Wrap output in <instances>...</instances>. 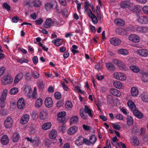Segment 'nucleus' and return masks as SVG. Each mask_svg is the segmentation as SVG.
<instances>
[{
	"label": "nucleus",
	"mask_w": 148,
	"mask_h": 148,
	"mask_svg": "<svg viewBox=\"0 0 148 148\" xmlns=\"http://www.w3.org/2000/svg\"><path fill=\"white\" fill-rule=\"evenodd\" d=\"M12 121L10 117H8L6 119L4 122L5 126L7 128H9L12 125Z\"/></svg>",
	"instance_id": "nucleus-13"
},
{
	"label": "nucleus",
	"mask_w": 148,
	"mask_h": 148,
	"mask_svg": "<svg viewBox=\"0 0 148 148\" xmlns=\"http://www.w3.org/2000/svg\"><path fill=\"white\" fill-rule=\"evenodd\" d=\"M40 143L39 138L38 137H36L34 139H33L32 144L34 145H38Z\"/></svg>",
	"instance_id": "nucleus-40"
},
{
	"label": "nucleus",
	"mask_w": 148,
	"mask_h": 148,
	"mask_svg": "<svg viewBox=\"0 0 148 148\" xmlns=\"http://www.w3.org/2000/svg\"><path fill=\"white\" fill-rule=\"evenodd\" d=\"M29 118V114H24L20 119V123L22 125H25L28 122Z\"/></svg>",
	"instance_id": "nucleus-5"
},
{
	"label": "nucleus",
	"mask_w": 148,
	"mask_h": 148,
	"mask_svg": "<svg viewBox=\"0 0 148 148\" xmlns=\"http://www.w3.org/2000/svg\"><path fill=\"white\" fill-rule=\"evenodd\" d=\"M25 105V102L23 98H21L18 100L17 107L19 109H23Z\"/></svg>",
	"instance_id": "nucleus-7"
},
{
	"label": "nucleus",
	"mask_w": 148,
	"mask_h": 148,
	"mask_svg": "<svg viewBox=\"0 0 148 148\" xmlns=\"http://www.w3.org/2000/svg\"><path fill=\"white\" fill-rule=\"evenodd\" d=\"M113 76L115 79L122 81L125 80L126 79V76L124 74L119 72L114 73Z\"/></svg>",
	"instance_id": "nucleus-2"
},
{
	"label": "nucleus",
	"mask_w": 148,
	"mask_h": 148,
	"mask_svg": "<svg viewBox=\"0 0 148 148\" xmlns=\"http://www.w3.org/2000/svg\"><path fill=\"white\" fill-rule=\"evenodd\" d=\"M127 104L132 111L136 109V106L132 101L131 100L127 102Z\"/></svg>",
	"instance_id": "nucleus-29"
},
{
	"label": "nucleus",
	"mask_w": 148,
	"mask_h": 148,
	"mask_svg": "<svg viewBox=\"0 0 148 148\" xmlns=\"http://www.w3.org/2000/svg\"><path fill=\"white\" fill-rule=\"evenodd\" d=\"M86 113H88L90 117H92V114L91 112V110L89 108V107L87 105L84 106V110L83 111Z\"/></svg>",
	"instance_id": "nucleus-27"
},
{
	"label": "nucleus",
	"mask_w": 148,
	"mask_h": 148,
	"mask_svg": "<svg viewBox=\"0 0 148 148\" xmlns=\"http://www.w3.org/2000/svg\"><path fill=\"white\" fill-rule=\"evenodd\" d=\"M114 23L117 26H123L125 24V21L121 19L117 18L114 20Z\"/></svg>",
	"instance_id": "nucleus-17"
},
{
	"label": "nucleus",
	"mask_w": 148,
	"mask_h": 148,
	"mask_svg": "<svg viewBox=\"0 0 148 148\" xmlns=\"http://www.w3.org/2000/svg\"><path fill=\"white\" fill-rule=\"evenodd\" d=\"M126 119L127 123L128 125L130 126L133 124V119L131 116L128 117Z\"/></svg>",
	"instance_id": "nucleus-45"
},
{
	"label": "nucleus",
	"mask_w": 148,
	"mask_h": 148,
	"mask_svg": "<svg viewBox=\"0 0 148 148\" xmlns=\"http://www.w3.org/2000/svg\"><path fill=\"white\" fill-rule=\"evenodd\" d=\"M136 31L140 33H145L147 31L148 28L147 27L139 26L136 28Z\"/></svg>",
	"instance_id": "nucleus-21"
},
{
	"label": "nucleus",
	"mask_w": 148,
	"mask_h": 148,
	"mask_svg": "<svg viewBox=\"0 0 148 148\" xmlns=\"http://www.w3.org/2000/svg\"><path fill=\"white\" fill-rule=\"evenodd\" d=\"M20 137V134L18 132H16L14 133L12 136V140L13 142H17Z\"/></svg>",
	"instance_id": "nucleus-26"
},
{
	"label": "nucleus",
	"mask_w": 148,
	"mask_h": 148,
	"mask_svg": "<svg viewBox=\"0 0 148 148\" xmlns=\"http://www.w3.org/2000/svg\"><path fill=\"white\" fill-rule=\"evenodd\" d=\"M142 79L144 82H148V73H144L142 75Z\"/></svg>",
	"instance_id": "nucleus-43"
},
{
	"label": "nucleus",
	"mask_w": 148,
	"mask_h": 148,
	"mask_svg": "<svg viewBox=\"0 0 148 148\" xmlns=\"http://www.w3.org/2000/svg\"><path fill=\"white\" fill-rule=\"evenodd\" d=\"M54 95L55 98L57 99H59L61 97V93L58 92H56L54 94Z\"/></svg>",
	"instance_id": "nucleus-57"
},
{
	"label": "nucleus",
	"mask_w": 148,
	"mask_h": 148,
	"mask_svg": "<svg viewBox=\"0 0 148 148\" xmlns=\"http://www.w3.org/2000/svg\"><path fill=\"white\" fill-rule=\"evenodd\" d=\"M132 112H133L134 115L137 118L141 119L143 117V115L142 113L136 109L132 111Z\"/></svg>",
	"instance_id": "nucleus-19"
},
{
	"label": "nucleus",
	"mask_w": 148,
	"mask_h": 148,
	"mask_svg": "<svg viewBox=\"0 0 148 148\" xmlns=\"http://www.w3.org/2000/svg\"><path fill=\"white\" fill-rule=\"evenodd\" d=\"M73 105L71 102L70 101H67L65 103V107L68 110H70L71 109Z\"/></svg>",
	"instance_id": "nucleus-46"
},
{
	"label": "nucleus",
	"mask_w": 148,
	"mask_h": 148,
	"mask_svg": "<svg viewBox=\"0 0 148 148\" xmlns=\"http://www.w3.org/2000/svg\"><path fill=\"white\" fill-rule=\"evenodd\" d=\"M17 61L19 63L22 64L23 63H27L29 62V60L27 59H25L24 58H21L18 59Z\"/></svg>",
	"instance_id": "nucleus-48"
},
{
	"label": "nucleus",
	"mask_w": 148,
	"mask_h": 148,
	"mask_svg": "<svg viewBox=\"0 0 148 148\" xmlns=\"http://www.w3.org/2000/svg\"><path fill=\"white\" fill-rule=\"evenodd\" d=\"M57 132L55 130H52L49 134V137L52 139H54L56 137Z\"/></svg>",
	"instance_id": "nucleus-28"
},
{
	"label": "nucleus",
	"mask_w": 148,
	"mask_h": 148,
	"mask_svg": "<svg viewBox=\"0 0 148 148\" xmlns=\"http://www.w3.org/2000/svg\"><path fill=\"white\" fill-rule=\"evenodd\" d=\"M18 92V89L17 88L14 87L10 90V92L11 95H15Z\"/></svg>",
	"instance_id": "nucleus-47"
},
{
	"label": "nucleus",
	"mask_w": 148,
	"mask_h": 148,
	"mask_svg": "<svg viewBox=\"0 0 148 148\" xmlns=\"http://www.w3.org/2000/svg\"><path fill=\"white\" fill-rule=\"evenodd\" d=\"M7 93V90L6 89H5L3 92L1 97L0 101L1 102L5 101L6 98Z\"/></svg>",
	"instance_id": "nucleus-32"
},
{
	"label": "nucleus",
	"mask_w": 148,
	"mask_h": 148,
	"mask_svg": "<svg viewBox=\"0 0 148 148\" xmlns=\"http://www.w3.org/2000/svg\"><path fill=\"white\" fill-rule=\"evenodd\" d=\"M131 3L130 1L127 0L121 1L120 3L121 8L125 9L129 8L131 5Z\"/></svg>",
	"instance_id": "nucleus-10"
},
{
	"label": "nucleus",
	"mask_w": 148,
	"mask_h": 148,
	"mask_svg": "<svg viewBox=\"0 0 148 148\" xmlns=\"http://www.w3.org/2000/svg\"><path fill=\"white\" fill-rule=\"evenodd\" d=\"M78 129L76 126H73L70 128L68 131V133L69 135H72L75 134Z\"/></svg>",
	"instance_id": "nucleus-24"
},
{
	"label": "nucleus",
	"mask_w": 148,
	"mask_h": 148,
	"mask_svg": "<svg viewBox=\"0 0 148 148\" xmlns=\"http://www.w3.org/2000/svg\"><path fill=\"white\" fill-rule=\"evenodd\" d=\"M129 39L130 41L135 43L138 42L140 40V37L135 34L130 35L129 37Z\"/></svg>",
	"instance_id": "nucleus-9"
},
{
	"label": "nucleus",
	"mask_w": 148,
	"mask_h": 148,
	"mask_svg": "<svg viewBox=\"0 0 148 148\" xmlns=\"http://www.w3.org/2000/svg\"><path fill=\"white\" fill-rule=\"evenodd\" d=\"M114 86L116 88L120 89L122 88V83L119 81H116L113 83Z\"/></svg>",
	"instance_id": "nucleus-33"
},
{
	"label": "nucleus",
	"mask_w": 148,
	"mask_h": 148,
	"mask_svg": "<svg viewBox=\"0 0 148 148\" xmlns=\"http://www.w3.org/2000/svg\"><path fill=\"white\" fill-rule=\"evenodd\" d=\"M33 62L35 64H36L38 63V59L37 56H34L32 58Z\"/></svg>",
	"instance_id": "nucleus-62"
},
{
	"label": "nucleus",
	"mask_w": 148,
	"mask_h": 148,
	"mask_svg": "<svg viewBox=\"0 0 148 148\" xmlns=\"http://www.w3.org/2000/svg\"><path fill=\"white\" fill-rule=\"evenodd\" d=\"M9 142V138L6 135H4L2 136L1 139V142L2 145H6Z\"/></svg>",
	"instance_id": "nucleus-18"
},
{
	"label": "nucleus",
	"mask_w": 148,
	"mask_h": 148,
	"mask_svg": "<svg viewBox=\"0 0 148 148\" xmlns=\"http://www.w3.org/2000/svg\"><path fill=\"white\" fill-rule=\"evenodd\" d=\"M53 4L51 3H47L45 5V9L47 11H48L51 9L53 8Z\"/></svg>",
	"instance_id": "nucleus-36"
},
{
	"label": "nucleus",
	"mask_w": 148,
	"mask_h": 148,
	"mask_svg": "<svg viewBox=\"0 0 148 148\" xmlns=\"http://www.w3.org/2000/svg\"><path fill=\"white\" fill-rule=\"evenodd\" d=\"M132 142L134 143V145L136 146L138 145L139 142L138 140V138L136 136H134L132 137Z\"/></svg>",
	"instance_id": "nucleus-41"
},
{
	"label": "nucleus",
	"mask_w": 148,
	"mask_h": 148,
	"mask_svg": "<svg viewBox=\"0 0 148 148\" xmlns=\"http://www.w3.org/2000/svg\"><path fill=\"white\" fill-rule=\"evenodd\" d=\"M51 125V123H45L42 125V129L45 130H48L50 128Z\"/></svg>",
	"instance_id": "nucleus-31"
},
{
	"label": "nucleus",
	"mask_w": 148,
	"mask_h": 148,
	"mask_svg": "<svg viewBox=\"0 0 148 148\" xmlns=\"http://www.w3.org/2000/svg\"><path fill=\"white\" fill-rule=\"evenodd\" d=\"M136 52L141 57H147L148 56V50L147 49H138Z\"/></svg>",
	"instance_id": "nucleus-6"
},
{
	"label": "nucleus",
	"mask_w": 148,
	"mask_h": 148,
	"mask_svg": "<svg viewBox=\"0 0 148 148\" xmlns=\"http://www.w3.org/2000/svg\"><path fill=\"white\" fill-rule=\"evenodd\" d=\"M62 15L65 17H67L68 16V12L67 8H65L62 10Z\"/></svg>",
	"instance_id": "nucleus-49"
},
{
	"label": "nucleus",
	"mask_w": 148,
	"mask_h": 148,
	"mask_svg": "<svg viewBox=\"0 0 148 148\" xmlns=\"http://www.w3.org/2000/svg\"><path fill=\"white\" fill-rule=\"evenodd\" d=\"M3 79L4 82H3V85H6L11 83L13 81V78L10 75H8L3 77Z\"/></svg>",
	"instance_id": "nucleus-4"
},
{
	"label": "nucleus",
	"mask_w": 148,
	"mask_h": 148,
	"mask_svg": "<svg viewBox=\"0 0 148 148\" xmlns=\"http://www.w3.org/2000/svg\"><path fill=\"white\" fill-rule=\"evenodd\" d=\"M89 11L90 12L88 13L89 17L91 18L92 21L94 24H95L97 23L98 22V19L97 17L95 14L92 13L90 9H89Z\"/></svg>",
	"instance_id": "nucleus-11"
},
{
	"label": "nucleus",
	"mask_w": 148,
	"mask_h": 148,
	"mask_svg": "<svg viewBox=\"0 0 148 148\" xmlns=\"http://www.w3.org/2000/svg\"><path fill=\"white\" fill-rule=\"evenodd\" d=\"M2 7L4 9L7 10L8 11L10 10V6L7 3H3Z\"/></svg>",
	"instance_id": "nucleus-50"
},
{
	"label": "nucleus",
	"mask_w": 148,
	"mask_h": 148,
	"mask_svg": "<svg viewBox=\"0 0 148 148\" xmlns=\"http://www.w3.org/2000/svg\"><path fill=\"white\" fill-rule=\"evenodd\" d=\"M79 114L81 117L83 119H86L88 117V116L86 115V113L81 110H80L79 111Z\"/></svg>",
	"instance_id": "nucleus-42"
},
{
	"label": "nucleus",
	"mask_w": 148,
	"mask_h": 148,
	"mask_svg": "<svg viewBox=\"0 0 148 148\" xmlns=\"http://www.w3.org/2000/svg\"><path fill=\"white\" fill-rule=\"evenodd\" d=\"M33 77L35 79L38 78L39 76V74L36 71H34L32 73Z\"/></svg>",
	"instance_id": "nucleus-56"
},
{
	"label": "nucleus",
	"mask_w": 148,
	"mask_h": 148,
	"mask_svg": "<svg viewBox=\"0 0 148 148\" xmlns=\"http://www.w3.org/2000/svg\"><path fill=\"white\" fill-rule=\"evenodd\" d=\"M117 66L121 70L126 71L128 70V67L121 61L119 63Z\"/></svg>",
	"instance_id": "nucleus-23"
},
{
	"label": "nucleus",
	"mask_w": 148,
	"mask_h": 148,
	"mask_svg": "<svg viewBox=\"0 0 148 148\" xmlns=\"http://www.w3.org/2000/svg\"><path fill=\"white\" fill-rule=\"evenodd\" d=\"M32 3L34 7L38 8L41 5V2L39 0H32Z\"/></svg>",
	"instance_id": "nucleus-37"
},
{
	"label": "nucleus",
	"mask_w": 148,
	"mask_h": 148,
	"mask_svg": "<svg viewBox=\"0 0 148 148\" xmlns=\"http://www.w3.org/2000/svg\"><path fill=\"white\" fill-rule=\"evenodd\" d=\"M115 31L119 35H126L127 33L126 29L123 28H117Z\"/></svg>",
	"instance_id": "nucleus-16"
},
{
	"label": "nucleus",
	"mask_w": 148,
	"mask_h": 148,
	"mask_svg": "<svg viewBox=\"0 0 148 148\" xmlns=\"http://www.w3.org/2000/svg\"><path fill=\"white\" fill-rule=\"evenodd\" d=\"M106 65L108 69L110 71H114L115 69V67L114 65L110 62L106 63Z\"/></svg>",
	"instance_id": "nucleus-20"
},
{
	"label": "nucleus",
	"mask_w": 148,
	"mask_h": 148,
	"mask_svg": "<svg viewBox=\"0 0 148 148\" xmlns=\"http://www.w3.org/2000/svg\"><path fill=\"white\" fill-rule=\"evenodd\" d=\"M95 137L93 136H91L89 138V140L85 138L83 139V141H81L79 139H78L75 142L76 144L78 146L82 145L83 144V143H84L86 145H90V144H95V141H91V139L92 138L95 139Z\"/></svg>",
	"instance_id": "nucleus-1"
},
{
	"label": "nucleus",
	"mask_w": 148,
	"mask_h": 148,
	"mask_svg": "<svg viewBox=\"0 0 148 148\" xmlns=\"http://www.w3.org/2000/svg\"><path fill=\"white\" fill-rule=\"evenodd\" d=\"M32 116L33 119H37L38 116L37 114V113L36 111L33 112L32 113Z\"/></svg>",
	"instance_id": "nucleus-58"
},
{
	"label": "nucleus",
	"mask_w": 148,
	"mask_h": 148,
	"mask_svg": "<svg viewBox=\"0 0 148 148\" xmlns=\"http://www.w3.org/2000/svg\"><path fill=\"white\" fill-rule=\"evenodd\" d=\"M52 23V20L51 18H48L46 20L45 24H43V27L46 28H49L51 26Z\"/></svg>",
	"instance_id": "nucleus-30"
},
{
	"label": "nucleus",
	"mask_w": 148,
	"mask_h": 148,
	"mask_svg": "<svg viewBox=\"0 0 148 148\" xmlns=\"http://www.w3.org/2000/svg\"><path fill=\"white\" fill-rule=\"evenodd\" d=\"M78 121V118L77 116H74L71 117V122L73 123H76Z\"/></svg>",
	"instance_id": "nucleus-53"
},
{
	"label": "nucleus",
	"mask_w": 148,
	"mask_h": 148,
	"mask_svg": "<svg viewBox=\"0 0 148 148\" xmlns=\"http://www.w3.org/2000/svg\"><path fill=\"white\" fill-rule=\"evenodd\" d=\"M138 23L141 24H147L148 23V18L145 16H139L137 19Z\"/></svg>",
	"instance_id": "nucleus-12"
},
{
	"label": "nucleus",
	"mask_w": 148,
	"mask_h": 148,
	"mask_svg": "<svg viewBox=\"0 0 148 148\" xmlns=\"http://www.w3.org/2000/svg\"><path fill=\"white\" fill-rule=\"evenodd\" d=\"M142 100L144 102H148V95L147 94L143 93L141 95Z\"/></svg>",
	"instance_id": "nucleus-38"
},
{
	"label": "nucleus",
	"mask_w": 148,
	"mask_h": 148,
	"mask_svg": "<svg viewBox=\"0 0 148 148\" xmlns=\"http://www.w3.org/2000/svg\"><path fill=\"white\" fill-rule=\"evenodd\" d=\"M131 94L133 96H137L138 93V90L137 88L132 87L131 89Z\"/></svg>",
	"instance_id": "nucleus-35"
},
{
	"label": "nucleus",
	"mask_w": 148,
	"mask_h": 148,
	"mask_svg": "<svg viewBox=\"0 0 148 148\" xmlns=\"http://www.w3.org/2000/svg\"><path fill=\"white\" fill-rule=\"evenodd\" d=\"M64 103V102L63 100H60L57 102L56 103V106L57 107H61Z\"/></svg>",
	"instance_id": "nucleus-59"
},
{
	"label": "nucleus",
	"mask_w": 148,
	"mask_h": 148,
	"mask_svg": "<svg viewBox=\"0 0 148 148\" xmlns=\"http://www.w3.org/2000/svg\"><path fill=\"white\" fill-rule=\"evenodd\" d=\"M143 10L144 13L148 14V6H144L143 8Z\"/></svg>",
	"instance_id": "nucleus-63"
},
{
	"label": "nucleus",
	"mask_w": 148,
	"mask_h": 148,
	"mask_svg": "<svg viewBox=\"0 0 148 148\" xmlns=\"http://www.w3.org/2000/svg\"><path fill=\"white\" fill-rule=\"evenodd\" d=\"M42 103V100L41 98L38 99L36 101L35 106L36 107L39 108L41 106Z\"/></svg>",
	"instance_id": "nucleus-39"
},
{
	"label": "nucleus",
	"mask_w": 148,
	"mask_h": 148,
	"mask_svg": "<svg viewBox=\"0 0 148 148\" xmlns=\"http://www.w3.org/2000/svg\"><path fill=\"white\" fill-rule=\"evenodd\" d=\"M66 115V113L64 111L59 112L57 114V116L59 118H64Z\"/></svg>",
	"instance_id": "nucleus-51"
},
{
	"label": "nucleus",
	"mask_w": 148,
	"mask_h": 148,
	"mask_svg": "<svg viewBox=\"0 0 148 148\" xmlns=\"http://www.w3.org/2000/svg\"><path fill=\"white\" fill-rule=\"evenodd\" d=\"M115 118L119 120H123V119L122 115L121 114H117L115 117Z\"/></svg>",
	"instance_id": "nucleus-60"
},
{
	"label": "nucleus",
	"mask_w": 148,
	"mask_h": 148,
	"mask_svg": "<svg viewBox=\"0 0 148 148\" xmlns=\"http://www.w3.org/2000/svg\"><path fill=\"white\" fill-rule=\"evenodd\" d=\"M110 41L111 44L115 46L119 45L121 43V40L119 38L116 37L111 38Z\"/></svg>",
	"instance_id": "nucleus-8"
},
{
	"label": "nucleus",
	"mask_w": 148,
	"mask_h": 148,
	"mask_svg": "<svg viewBox=\"0 0 148 148\" xmlns=\"http://www.w3.org/2000/svg\"><path fill=\"white\" fill-rule=\"evenodd\" d=\"M88 1H86L84 3V9L85 11H87L89 10L88 8L89 6H90L92 9L93 12H95V9L94 8V7L93 6L92 4H89L88 3Z\"/></svg>",
	"instance_id": "nucleus-22"
},
{
	"label": "nucleus",
	"mask_w": 148,
	"mask_h": 148,
	"mask_svg": "<svg viewBox=\"0 0 148 148\" xmlns=\"http://www.w3.org/2000/svg\"><path fill=\"white\" fill-rule=\"evenodd\" d=\"M130 69L135 73H138L140 71L139 68L135 65H132L130 66Z\"/></svg>",
	"instance_id": "nucleus-34"
},
{
	"label": "nucleus",
	"mask_w": 148,
	"mask_h": 148,
	"mask_svg": "<svg viewBox=\"0 0 148 148\" xmlns=\"http://www.w3.org/2000/svg\"><path fill=\"white\" fill-rule=\"evenodd\" d=\"M118 52L119 54L123 55H127L128 53L127 50L125 49H119L118 50Z\"/></svg>",
	"instance_id": "nucleus-44"
},
{
	"label": "nucleus",
	"mask_w": 148,
	"mask_h": 148,
	"mask_svg": "<svg viewBox=\"0 0 148 148\" xmlns=\"http://www.w3.org/2000/svg\"><path fill=\"white\" fill-rule=\"evenodd\" d=\"M32 98L34 99H36L38 97V95L37 93L36 89L34 88V90L32 93Z\"/></svg>",
	"instance_id": "nucleus-52"
},
{
	"label": "nucleus",
	"mask_w": 148,
	"mask_h": 148,
	"mask_svg": "<svg viewBox=\"0 0 148 148\" xmlns=\"http://www.w3.org/2000/svg\"><path fill=\"white\" fill-rule=\"evenodd\" d=\"M24 90L29 98H32V89L29 86L26 85L24 89Z\"/></svg>",
	"instance_id": "nucleus-3"
},
{
	"label": "nucleus",
	"mask_w": 148,
	"mask_h": 148,
	"mask_svg": "<svg viewBox=\"0 0 148 148\" xmlns=\"http://www.w3.org/2000/svg\"><path fill=\"white\" fill-rule=\"evenodd\" d=\"M110 92L112 94L117 97H120L121 94L119 90L115 88L110 89Z\"/></svg>",
	"instance_id": "nucleus-15"
},
{
	"label": "nucleus",
	"mask_w": 148,
	"mask_h": 148,
	"mask_svg": "<svg viewBox=\"0 0 148 148\" xmlns=\"http://www.w3.org/2000/svg\"><path fill=\"white\" fill-rule=\"evenodd\" d=\"M45 103L47 107L48 108L51 107L53 104L52 99L50 97H47L45 100Z\"/></svg>",
	"instance_id": "nucleus-14"
},
{
	"label": "nucleus",
	"mask_w": 148,
	"mask_h": 148,
	"mask_svg": "<svg viewBox=\"0 0 148 148\" xmlns=\"http://www.w3.org/2000/svg\"><path fill=\"white\" fill-rule=\"evenodd\" d=\"M142 139L145 142H148V135L147 134L144 135Z\"/></svg>",
	"instance_id": "nucleus-64"
},
{
	"label": "nucleus",
	"mask_w": 148,
	"mask_h": 148,
	"mask_svg": "<svg viewBox=\"0 0 148 148\" xmlns=\"http://www.w3.org/2000/svg\"><path fill=\"white\" fill-rule=\"evenodd\" d=\"M43 21V19L41 18H38L35 21L36 25H39L41 24Z\"/></svg>",
	"instance_id": "nucleus-54"
},
{
	"label": "nucleus",
	"mask_w": 148,
	"mask_h": 148,
	"mask_svg": "<svg viewBox=\"0 0 148 148\" xmlns=\"http://www.w3.org/2000/svg\"><path fill=\"white\" fill-rule=\"evenodd\" d=\"M61 85L62 86L63 89L65 91H67L68 90L69 88L68 86L66 85L64 82H61Z\"/></svg>",
	"instance_id": "nucleus-55"
},
{
	"label": "nucleus",
	"mask_w": 148,
	"mask_h": 148,
	"mask_svg": "<svg viewBox=\"0 0 148 148\" xmlns=\"http://www.w3.org/2000/svg\"><path fill=\"white\" fill-rule=\"evenodd\" d=\"M48 113L46 111H42L40 114V118L41 120H45L47 117Z\"/></svg>",
	"instance_id": "nucleus-25"
},
{
	"label": "nucleus",
	"mask_w": 148,
	"mask_h": 148,
	"mask_svg": "<svg viewBox=\"0 0 148 148\" xmlns=\"http://www.w3.org/2000/svg\"><path fill=\"white\" fill-rule=\"evenodd\" d=\"M133 11L136 12H138L140 11V9L138 8V5L134 6L133 8Z\"/></svg>",
	"instance_id": "nucleus-61"
}]
</instances>
